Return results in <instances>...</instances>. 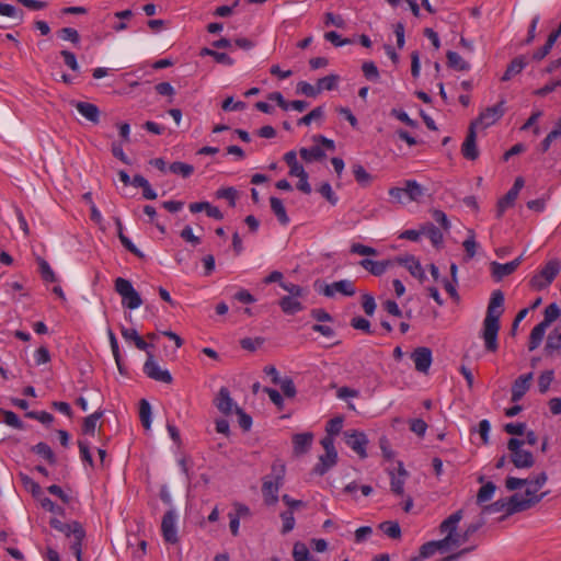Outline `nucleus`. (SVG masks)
I'll use <instances>...</instances> for the list:
<instances>
[{
  "label": "nucleus",
  "mask_w": 561,
  "mask_h": 561,
  "mask_svg": "<svg viewBox=\"0 0 561 561\" xmlns=\"http://www.w3.org/2000/svg\"><path fill=\"white\" fill-rule=\"evenodd\" d=\"M504 295L501 290H494L491 295L486 314L483 320L482 339L488 352L494 353L499 348L497 334L500 331V318L504 311Z\"/></svg>",
  "instance_id": "1"
},
{
  "label": "nucleus",
  "mask_w": 561,
  "mask_h": 561,
  "mask_svg": "<svg viewBox=\"0 0 561 561\" xmlns=\"http://www.w3.org/2000/svg\"><path fill=\"white\" fill-rule=\"evenodd\" d=\"M527 486L525 496L515 493L511 496L512 511H526L538 504L547 493L538 494L540 488L535 485V482L530 479H520L515 477H507L505 480V486L508 491H515Z\"/></svg>",
  "instance_id": "2"
},
{
  "label": "nucleus",
  "mask_w": 561,
  "mask_h": 561,
  "mask_svg": "<svg viewBox=\"0 0 561 561\" xmlns=\"http://www.w3.org/2000/svg\"><path fill=\"white\" fill-rule=\"evenodd\" d=\"M285 465L273 463L271 474L264 477L262 484V493L264 502L267 505H274L278 501V491L284 483Z\"/></svg>",
  "instance_id": "3"
},
{
  "label": "nucleus",
  "mask_w": 561,
  "mask_h": 561,
  "mask_svg": "<svg viewBox=\"0 0 561 561\" xmlns=\"http://www.w3.org/2000/svg\"><path fill=\"white\" fill-rule=\"evenodd\" d=\"M115 291L122 297V305L130 310L142 305L139 293L134 288L130 280L117 277L114 282Z\"/></svg>",
  "instance_id": "4"
},
{
  "label": "nucleus",
  "mask_w": 561,
  "mask_h": 561,
  "mask_svg": "<svg viewBox=\"0 0 561 561\" xmlns=\"http://www.w3.org/2000/svg\"><path fill=\"white\" fill-rule=\"evenodd\" d=\"M524 440L518 438H511L507 443V448L511 451V461L518 469L531 468L535 463L534 455L523 449Z\"/></svg>",
  "instance_id": "5"
},
{
  "label": "nucleus",
  "mask_w": 561,
  "mask_h": 561,
  "mask_svg": "<svg viewBox=\"0 0 561 561\" xmlns=\"http://www.w3.org/2000/svg\"><path fill=\"white\" fill-rule=\"evenodd\" d=\"M66 537H72L70 549L75 554L77 561H82V541L85 537V531L79 522L67 523L60 531Z\"/></svg>",
  "instance_id": "6"
},
{
  "label": "nucleus",
  "mask_w": 561,
  "mask_h": 561,
  "mask_svg": "<svg viewBox=\"0 0 561 561\" xmlns=\"http://www.w3.org/2000/svg\"><path fill=\"white\" fill-rule=\"evenodd\" d=\"M504 104L505 100H501L497 104L482 111L479 117L472 122L476 123V128L478 126L485 128L496 123L505 113Z\"/></svg>",
  "instance_id": "7"
},
{
  "label": "nucleus",
  "mask_w": 561,
  "mask_h": 561,
  "mask_svg": "<svg viewBox=\"0 0 561 561\" xmlns=\"http://www.w3.org/2000/svg\"><path fill=\"white\" fill-rule=\"evenodd\" d=\"M144 373L151 379L164 383L173 381L172 375L169 370L162 369L154 360L152 353H148V358L144 364Z\"/></svg>",
  "instance_id": "8"
},
{
  "label": "nucleus",
  "mask_w": 561,
  "mask_h": 561,
  "mask_svg": "<svg viewBox=\"0 0 561 561\" xmlns=\"http://www.w3.org/2000/svg\"><path fill=\"white\" fill-rule=\"evenodd\" d=\"M462 519V510H458L448 516L439 526V530L442 534H446V537L442 539L447 547L453 546L454 540L456 538V529L459 522Z\"/></svg>",
  "instance_id": "9"
},
{
  "label": "nucleus",
  "mask_w": 561,
  "mask_h": 561,
  "mask_svg": "<svg viewBox=\"0 0 561 561\" xmlns=\"http://www.w3.org/2000/svg\"><path fill=\"white\" fill-rule=\"evenodd\" d=\"M176 514L174 511L170 510L165 512L161 522V531L162 537L165 542L176 543L179 541L178 530H176Z\"/></svg>",
  "instance_id": "10"
},
{
  "label": "nucleus",
  "mask_w": 561,
  "mask_h": 561,
  "mask_svg": "<svg viewBox=\"0 0 561 561\" xmlns=\"http://www.w3.org/2000/svg\"><path fill=\"white\" fill-rule=\"evenodd\" d=\"M345 443L360 458L367 457L366 446L368 444V439L363 432H358V431L345 432Z\"/></svg>",
  "instance_id": "11"
},
{
  "label": "nucleus",
  "mask_w": 561,
  "mask_h": 561,
  "mask_svg": "<svg viewBox=\"0 0 561 561\" xmlns=\"http://www.w3.org/2000/svg\"><path fill=\"white\" fill-rule=\"evenodd\" d=\"M320 291L327 297H333L335 293H340L343 296L352 297L355 295L356 289L352 280L341 279L339 282L324 285Z\"/></svg>",
  "instance_id": "12"
},
{
  "label": "nucleus",
  "mask_w": 561,
  "mask_h": 561,
  "mask_svg": "<svg viewBox=\"0 0 561 561\" xmlns=\"http://www.w3.org/2000/svg\"><path fill=\"white\" fill-rule=\"evenodd\" d=\"M411 358L414 363L415 369L419 373L426 374L432 365V351L428 347L421 346L416 347L412 354Z\"/></svg>",
  "instance_id": "13"
},
{
  "label": "nucleus",
  "mask_w": 561,
  "mask_h": 561,
  "mask_svg": "<svg viewBox=\"0 0 561 561\" xmlns=\"http://www.w3.org/2000/svg\"><path fill=\"white\" fill-rule=\"evenodd\" d=\"M461 153L468 160H476L479 157V150L477 147V133L476 123H471L469 126L468 134L461 146Z\"/></svg>",
  "instance_id": "14"
},
{
  "label": "nucleus",
  "mask_w": 561,
  "mask_h": 561,
  "mask_svg": "<svg viewBox=\"0 0 561 561\" xmlns=\"http://www.w3.org/2000/svg\"><path fill=\"white\" fill-rule=\"evenodd\" d=\"M520 263H522V256H518L515 260H513L508 263H505V264L492 262L491 263L492 276L495 279L500 280L503 277L513 274L517 270V267L519 266Z\"/></svg>",
  "instance_id": "15"
},
{
  "label": "nucleus",
  "mask_w": 561,
  "mask_h": 561,
  "mask_svg": "<svg viewBox=\"0 0 561 561\" xmlns=\"http://www.w3.org/2000/svg\"><path fill=\"white\" fill-rule=\"evenodd\" d=\"M72 104L87 121L95 125L100 123V110L95 104L83 101H75Z\"/></svg>",
  "instance_id": "16"
},
{
  "label": "nucleus",
  "mask_w": 561,
  "mask_h": 561,
  "mask_svg": "<svg viewBox=\"0 0 561 561\" xmlns=\"http://www.w3.org/2000/svg\"><path fill=\"white\" fill-rule=\"evenodd\" d=\"M533 380V373L519 376L512 386V398L513 402H518L525 396L530 387Z\"/></svg>",
  "instance_id": "17"
},
{
  "label": "nucleus",
  "mask_w": 561,
  "mask_h": 561,
  "mask_svg": "<svg viewBox=\"0 0 561 561\" xmlns=\"http://www.w3.org/2000/svg\"><path fill=\"white\" fill-rule=\"evenodd\" d=\"M215 407L225 415L232 412L234 402L230 397V391L227 387H221L214 399Z\"/></svg>",
  "instance_id": "18"
},
{
  "label": "nucleus",
  "mask_w": 561,
  "mask_h": 561,
  "mask_svg": "<svg viewBox=\"0 0 561 561\" xmlns=\"http://www.w3.org/2000/svg\"><path fill=\"white\" fill-rule=\"evenodd\" d=\"M359 265L374 276H380L387 271L389 266L392 265V261H373L370 259H363L359 261Z\"/></svg>",
  "instance_id": "19"
},
{
  "label": "nucleus",
  "mask_w": 561,
  "mask_h": 561,
  "mask_svg": "<svg viewBox=\"0 0 561 561\" xmlns=\"http://www.w3.org/2000/svg\"><path fill=\"white\" fill-rule=\"evenodd\" d=\"M408 476L407 470L402 467L400 463L398 473L396 474L393 471L390 472L391 481V492L397 496H403L404 495V483L405 478Z\"/></svg>",
  "instance_id": "20"
},
{
  "label": "nucleus",
  "mask_w": 561,
  "mask_h": 561,
  "mask_svg": "<svg viewBox=\"0 0 561 561\" xmlns=\"http://www.w3.org/2000/svg\"><path fill=\"white\" fill-rule=\"evenodd\" d=\"M447 546L442 540H433L423 543L420 547L419 556L413 558L411 561H419L428 559L434 556L437 551L444 550Z\"/></svg>",
  "instance_id": "21"
},
{
  "label": "nucleus",
  "mask_w": 561,
  "mask_h": 561,
  "mask_svg": "<svg viewBox=\"0 0 561 561\" xmlns=\"http://www.w3.org/2000/svg\"><path fill=\"white\" fill-rule=\"evenodd\" d=\"M527 66V60L524 56L515 57L510 65L507 66L505 72L503 73L501 80L502 81H510L515 76L520 73L525 67Z\"/></svg>",
  "instance_id": "22"
},
{
  "label": "nucleus",
  "mask_w": 561,
  "mask_h": 561,
  "mask_svg": "<svg viewBox=\"0 0 561 561\" xmlns=\"http://www.w3.org/2000/svg\"><path fill=\"white\" fill-rule=\"evenodd\" d=\"M313 435L311 433L296 434L293 437L294 451L296 455H302L308 451L312 444Z\"/></svg>",
  "instance_id": "23"
},
{
  "label": "nucleus",
  "mask_w": 561,
  "mask_h": 561,
  "mask_svg": "<svg viewBox=\"0 0 561 561\" xmlns=\"http://www.w3.org/2000/svg\"><path fill=\"white\" fill-rule=\"evenodd\" d=\"M337 460V453L331 451L325 453L319 457V463L314 467V472L319 476H323L329 469H331Z\"/></svg>",
  "instance_id": "24"
},
{
  "label": "nucleus",
  "mask_w": 561,
  "mask_h": 561,
  "mask_svg": "<svg viewBox=\"0 0 561 561\" xmlns=\"http://www.w3.org/2000/svg\"><path fill=\"white\" fill-rule=\"evenodd\" d=\"M401 265H403L412 276L422 279L424 277V271L419 262L413 255H409L405 257H399L397 260Z\"/></svg>",
  "instance_id": "25"
},
{
  "label": "nucleus",
  "mask_w": 561,
  "mask_h": 561,
  "mask_svg": "<svg viewBox=\"0 0 561 561\" xmlns=\"http://www.w3.org/2000/svg\"><path fill=\"white\" fill-rule=\"evenodd\" d=\"M299 297L284 296L279 300V307L286 314H295L304 309L302 304L298 300Z\"/></svg>",
  "instance_id": "26"
},
{
  "label": "nucleus",
  "mask_w": 561,
  "mask_h": 561,
  "mask_svg": "<svg viewBox=\"0 0 561 561\" xmlns=\"http://www.w3.org/2000/svg\"><path fill=\"white\" fill-rule=\"evenodd\" d=\"M407 197L411 202H420L425 194V188L415 180L404 181Z\"/></svg>",
  "instance_id": "27"
},
{
  "label": "nucleus",
  "mask_w": 561,
  "mask_h": 561,
  "mask_svg": "<svg viewBox=\"0 0 561 561\" xmlns=\"http://www.w3.org/2000/svg\"><path fill=\"white\" fill-rule=\"evenodd\" d=\"M512 507H513V505L511 502V497H508V499H500V500L495 501L494 503L486 505L483 511L485 513H500V512L505 511L506 515H512V514L519 512V511L511 512Z\"/></svg>",
  "instance_id": "28"
},
{
  "label": "nucleus",
  "mask_w": 561,
  "mask_h": 561,
  "mask_svg": "<svg viewBox=\"0 0 561 561\" xmlns=\"http://www.w3.org/2000/svg\"><path fill=\"white\" fill-rule=\"evenodd\" d=\"M560 270V261L558 259H553L550 260L539 273L545 277V283L550 285L558 276Z\"/></svg>",
  "instance_id": "29"
},
{
  "label": "nucleus",
  "mask_w": 561,
  "mask_h": 561,
  "mask_svg": "<svg viewBox=\"0 0 561 561\" xmlns=\"http://www.w3.org/2000/svg\"><path fill=\"white\" fill-rule=\"evenodd\" d=\"M284 161L289 167V175L298 176L300 174H305L304 167L297 160V153L294 150H290L284 154Z\"/></svg>",
  "instance_id": "30"
},
{
  "label": "nucleus",
  "mask_w": 561,
  "mask_h": 561,
  "mask_svg": "<svg viewBox=\"0 0 561 561\" xmlns=\"http://www.w3.org/2000/svg\"><path fill=\"white\" fill-rule=\"evenodd\" d=\"M271 209L274 215L277 217L280 225L286 226L289 222V217L287 216L286 208L282 202V199L277 197L270 198Z\"/></svg>",
  "instance_id": "31"
},
{
  "label": "nucleus",
  "mask_w": 561,
  "mask_h": 561,
  "mask_svg": "<svg viewBox=\"0 0 561 561\" xmlns=\"http://www.w3.org/2000/svg\"><path fill=\"white\" fill-rule=\"evenodd\" d=\"M446 57L448 67L457 71H468L470 69L469 62H467L458 53L448 50Z\"/></svg>",
  "instance_id": "32"
},
{
  "label": "nucleus",
  "mask_w": 561,
  "mask_h": 561,
  "mask_svg": "<svg viewBox=\"0 0 561 561\" xmlns=\"http://www.w3.org/2000/svg\"><path fill=\"white\" fill-rule=\"evenodd\" d=\"M547 329H548V327H546L542 323H538L537 325L534 327V329L531 330L530 335H529V343H528L529 351H534L540 345Z\"/></svg>",
  "instance_id": "33"
},
{
  "label": "nucleus",
  "mask_w": 561,
  "mask_h": 561,
  "mask_svg": "<svg viewBox=\"0 0 561 561\" xmlns=\"http://www.w3.org/2000/svg\"><path fill=\"white\" fill-rule=\"evenodd\" d=\"M0 15L8 16L15 21V24L19 25L23 22L24 13L21 9L8 4V3H1L0 2Z\"/></svg>",
  "instance_id": "34"
},
{
  "label": "nucleus",
  "mask_w": 561,
  "mask_h": 561,
  "mask_svg": "<svg viewBox=\"0 0 561 561\" xmlns=\"http://www.w3.org/2000/svg\"><path fill=\"white\" fill-rule=\"evenodd\" d=\"M483 524H484L483 520H479L477 523L469 524L462 534L457 533L453 546H460V545L467 542L469 540V538L483 526Z\"/></svg>",
  "instance_id": "35"
},
{
  "label": "nucleus",
  "mask_w": 561,
  "mask_h": 561,
  "mask_svg": "<svg viewBox=\"0 0 561 561\" xmlns=\"http://www.w3.org/2000/svg\"><path fill=\"white\" fill-rule=\"evenodd\" d=\"M299 154L301 159L305 160L306 162L319 161L325 157V152L319 146L301 148L299 150Z\"/></svg>",
  "instance_id": "36"
},
{
  "label": "nucleus",
  "mask_w": 561,
  "mask_h": 561,
  "mask_svg": "<svg viewBox=\"0 0 561 561\" xmlns=\"http://www.w3.org/2000/svg\"><path fill=\"white\" fill-rule=\"evenodd\" d=\"M102 416H103V411L100 410V411H95L94 413L84 417L83 424H82V433L85 435L93 436L95 433L96 424Z\"/></svg>",
  "instance_id": "37"
},
{
  "label": "nucleus",
  "mask_w": 561,
  "mask_h": 561,
  "mask_svg": "<svg viewBox=\"0 0 561 561\" xmlns=\"http://www.w3.org/2000/svg\"><path fill=\"white\" fill-rule=\"evenodd\" d=\"M352 171H353L356 182L360 186L367 187L370 185V183L373 181V176L365 170V168L362 164H359V163L354 164L352 167Z\"/></svg>",
  "instance_id": "38"
},
{
  "label": "nucleus",
  "mask_w": 561,
  "mask_h": 561,
  "mask_svg": "<svg viewBox=\"0 0 561 561\" xmlns=\"http://www.w3.org/2000/svg\"><path fill=\"white\" fill-rule=\"evenodd\" d=\"M517 196H518L517 194H515L514 192H512L510 190L502 198L499 199L497 205H496V217L497 218H501L503 216V214L505 213V210L514 205Z\"/></svg>",
  "instance_id": "39"
},
{
  "label": "nucleus",
  "mask_w": 561,
  "mask_h": 561,
  "mask_svg": "<svg viewBox=\"0 0 561 561\" xmlns=\"http://www.w3.org/2000/svg\"><path fill=\"white\" fill-rule=\"evenodd\" d=\"M201 56H210L213 57L217 62L224 64L227 66H232L234 64L233 59L228 56L226 53H219L214 49L204 47L201 49L199 53Z\"/></svg>",
  "instance_id": "40"
},
{
  "label": "nucleus",
  "mask_w": 561,
  "mask_h": 561,
  "mask_svg": "<svg viewBox=\"0 0 561 561\" xmlns=\"http://www.w3.org/2000/svg\"><path fill=\"white\" fill-rule=\"evenodd\" d=\"M32 450L37 454L38 456L46 459L50 465L56 463V456L51 448L46 443H38L35 446L32 447Z\"/></svg>",
  "instance_id": "41"
},
{
  "label": "nucleus",
  "mask_w": 561,
  "mask_h": 561,
  "mask_svg": "<svg viewBox=\"0 0 561 561\" xmlns=\"http://www.w3.org/2000/svg\"><path fill=\"white\" fill-rule=\"evenodd\" d=\"M561 310L556 302L548 305L543 311V320L540 322L546 327H550L560 317Z\"/></svg>",
  "instance_id": "42"
},
{
  "label": "nucleus",
  "mask_w": 561,
  "mask_h": 561,
  "mask_svg": "<svg viewBox=\"0 0 561 561\" xmlns=\"http://www.w3.org/2000/svg\"><path fill=\"white\" fill-rule=\"evenodd\" d=\"M561 348V327L554 328L548 335L546 351L552 352Z\"/></svg>",
  "instance_id": "43"
},
{
  "label": "nucleus",
  "mask_w": 561,
  "mask_h": 561,
  "mask_svg": "<svg viewBox=\"0 0 561 561\" xmlns=\"http://www.w3.org/2000/svg\"><path fill=\"white\" fill-rule=\"evenodd\" d=\"M139 417L145 428L149 430L151 425V405L146 399L139 403Z\"/></svg>",
  "instance_id": "44"
},
{
  "label": "nucleus",
  "mask_w": 561,
  "mask_h": 561,
  "mask_svg": "<svg viewBox=\"0 0 561 561\" xmlns=\"http://www.w3.org/2000/svg\"><path fill=\"white\" fill-rule=\"evenodd\" d=\"M169 170L170 172H172L173 174H179L183 178H188L193 174L194 172V167L192 164H188V163H184V162H181V161H175L173 163H171L169 165Z\"/></svg>",
  "instance_id": "45"
},
{
  "label": "nucleus",
  "mask_w": 561,
  "mask_h": 561,
  "mask_svg": "<svg viewBox=\"0 0 561 561\" xmlns=\"http://www.w3.org/2000/svg\"><path fill=\"white\" fill-rule=\"evenodd\" d=\"M423 234H426L434 245L443 242L442 231L431 222L423 226Z\"/></svg>",
  "instance_id": "46"
},
{
  "label": "nucleus",
  "mask_w": 561,
  "mask_h": 561,
  "mask_svg": "<svg viewBox=\"0 0 561 561\" xmlns=\"http://www.w3.org/2000/svg\"><path fill=\"white\" fill-rule=\"evenodd\" d=\"M495 490L496 485L493 482H486L483 484L477 494L478 504L490 501L493 497Z\"/></svg>",
  "instance_id": "47"
},
{
  "label": "nucleus",
  "mask_w": 561,
  "mask_h": 561,
  "mask_svg": "<svg viewBox=\"0 0 561 561\" xmlns=\"http://www.w3.org/2000/svg\"><path fill=\"white\" fill-rule=\"evenodd\" d=\"M379 528L387 535L389 538L399 539L401 537V528L399 523L397 522H383L379 525Z\"/></svg>",
  "instance_id": "48"
},
{
  "label": "nucleus",
  "mask_w": 561,
  "mask_h": 561,
  "mask_svg": "<svg viewBox=\"0 0 561 561\" xmlns=\"http://www.w3.org/2000/svg\"><path fill=\"white\" fill-rule=\"evenodd\" d=\"M293 558L294 561H308L311 558V554L304 542L297 541L293 548Z\"/></svg>",
  "instance_id": "49"
},
{
  "label": "nucleus",
  "mask_w": 561,
  "mask_h": 561,
  "mask_svg": "<svg viewBox=\"0 0 561 561\" xmlns=\"http://www.w3.org/2000/svg\"><path fill=\"white\" fill-rule=\"evenodd\" d=\"M337 81H339V76L330 75V76L319 79L317 82V87H318V89H320V92L322 90L332 91L336 88Z\"/></svg>",
  "instance_id": "50"
},
{
  "label": "nucleus",
  "mask_w": 561,
  "mask_h": 561,
  "mask_svg": "<svg viewBox=\"0 0 561 561\" xmlns=\"http://www.w3.org/2000/svg\"><path fill=\"white\" fill-rule=\"evenodd\" d=\"M324 115V111L322 106H317L312 111H310L307 115L302 116L298 119V125H310L312 121L320 119Z\"/></svg>",
  "instance_id": "51"
},
{
  "label": "nucleus",
  "mask_w": 561,
  "mask_h": 561,
  "mask_svg": "<svg viewBox=\"0 0 561 561\" xmlns=\"http://www.w3.org/2000/svg\"><path fill=\"white\" fill-rule=\"evenodd\" d=\"M318 192L331 204V205H336L337 202H339V198L337 196L335 195V193L333 192L332 190V186L330 183L328 182H324L320 185V187L318 188Z\"/></svg>",
  "instance_id": "52"
},
{
  "label": "nucleus",
  "mask_w": 561,
  "mask_h": 561,
  "mask_svg": "<svg viewBox=\"0 0 561 561\" xmlns=\"http://www.w3.org/2000/svg\"><path fill=\"white\" fill-rule=\"evenodd\" d=\"M297 93L304 94L308 98H316L320 93V89L307 81H300L297 84Z\"/></svg>",
  "instance_id": "53"
},
{
  "label": "nucleus",
  "mask_w": 561,
  "mask_h": 561,
  "mask_svg": "<svg viewBox=\"0 0 561 561\" xmlns=\"http://www.w3.org/2000/svg\"><path fill=\"white\" fill-rule=\"evenodd\" d=\"M324 39L330 42L335 47H341L353 43V41L350 38H342L341 35L334 31L327 32L324 34Z\"/></svg>",
  "instance_id": "54"
},
{
  "label": "nucleus",
  "mask_w": 561,
  "mask_h": 561,
  "mask_svg": "<svg viewBox=\"0 0 561 561\" xmlns=\"http://www.w3.org/2000/svg\"><path fill=\"white\" fill-rule=\"evenodd\" d=\"M216 196L218 198L227 199L231 207L236 206V199H237V190L236 188H233V187L219 188L216 192Z\"/></svg>",
  "instance_id": "55"
},
{
  "label": "nucleus",
  "mask_w": 561,
  "mask_h": 561,
  "mask_svg": "<svg viewBox=\"0 0 561 561\" xmlns=\"http://www.w3.org/2000/svg\"><path fill=\"white\" fill-rule=\"evenodd\" d=\"M80 450V457L83 462H87L90 467L94 466V461L90 451V444L85 440H78Z\"/></svg>",
  "instance_id": "56"
},
{
  "label": "nucleus",
  "mask_w": 561,
  "mask_h": 561,
  "mask_svg": "<svg viewBox=\"0 0 561 561\" xmlns=\"http://www.w3.org/2000/svg\"><path fill=\"white\" fill-rule=\"evenodd\" d=\"M363 73L367 80L377 81L379 78V71L377 66L373 61H365L362 66Z\"/></svg>",
  "instance_id": "57"
},
{
  "label": "nucleus",
  "mask_w": 561,
  "mask_h": 561,
  "mask_svg": "<svg viewBox=\"0 0 561 561\" xmlns=\"http://www.w3.org/2000/svg\"><path fill=\"white\" fill-rule=\"evenodd\" d=\"M283 522L282 534H288L295 527V517L293 511H285L280 514Z\"/></svg>",
  "instance_id": "58"
},
{
  "label": "nucleus",
  "mask_w": 561,
  "mask_h": 561,
  "mask_svg": "<svg viewBox=\"0 0 561 561\" xmlns=\"http://www.w3.org/2000/svg\"><path fill=\"white\" fill-rule=\"evenodd\" d=\"M351 253L358 255H378V251L375 248L362 244V243H353L350 249Z\"/></svg>",
  "instance_id": "59"
},
{
  "label": "nucleus",
  "mask_w": 561,
  "mask_h": 561,
  "mask_svg": "<svg viewBox=\"0 0 561 561\" xmlns=\"http://www.w3.org/2000/svg\"><path fill=\"white\" fill-rule=\"evenodd\" d=\"M556 41L548 36L546 44L533 54L534 60H542L552 49Z\"/></svg>",
  "instance_id": "60"
},
{
  "label": "nucleus",
  "mask_w": 561,
  "mask_h": 561,
  "mask_svg": "<svg viewBox=\"0 0 561 561\" xmlns=\"http://www.w3.org/2000/svg\"><path fill=\"white\" fill-rule=\"evenodd\" d=\"M280 287L286 290L293 297H304L306 295V289L299 285L294 283H280Z\"/></svg>",
  "instance_id": "61"
},
{
  "label": "nucleus",
  "mask_w": 561,
  "mask_h": 561,
  "mask_svg": "<svg viewBox=\"0 0 561 561\" xmlns=\"http://www.w3.org/2000/svg\"><path fill=\"white\" fill-rule=\"evenodd\" d=\"M60 38L65 41H69L73 44H78L80 42V35L77 30L72 27H64L58 32Z\"/></svg>",
  "instance_id": "62"
},
{
  "label": "nucleus",
  "mask_w": 561,
  "mask_h": 561,
  "mask_svg": "<svg viewBox=\"0 0 561 561\" xmlns=\"http://www.w3.org/2000/svg\"><path fill=\"white\" fill-rule=\"evenodd\" d=\"M553 380V371L552 370H548V371H545L542 373L540 376H539V379H538V388H539V391L541 393H545L548 391L551 382Z\"/></svg>",
  "instance_id": "63"
},
{
  "label": "nucleus",
  "mask_w": 561,
  "mask_h": 561,
  "mask_svg": "<svg viewBox=\"0 0 561 561\" xmlns=\"http://www.w3.org/2000/svg\"><path fill=\"white\" fill-rule=\"evenodd\" d=\"M39 272L45 282L53 283L56 280L54 271L51 270L48 262H46L45 260L39 261Z\"/></svg>",
  "instance_id": "64"
}]
</instances>
